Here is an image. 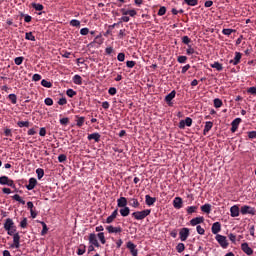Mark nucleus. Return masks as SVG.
Masks as SVG:
<instances>
[{
    "mask_svg": "<svg viewBox=\"0 0 256 256\" xmlns=\"http://www.w3.org/2000/svg\"><path fill=\"white\" fill-rule=\"evenodd\" d=\"M4 229L7 231L8 235H14L17 231V227L15 226V222H13V219L7 218L4 223Z\"/></svg>",
    "mask_w": 256,
    "mask_h": 256,
    "instance_id": "nucleus-1",
    "label": "nucleus"
},
{
    "mask_svg": "<svg viewBox=\"0 0 256 256\" xmlns=\"http://www.w3.org/2000/svg\"><path fill=\"white\" fill-rule=\"evenodd\" d=\"M149 215H151V210L149 209L132 213V217L137 221H143V219H145V217H149Z\"/></svg>",
    "mask_w": 256,
    "mask_h": 256,
    "instance_id": "nucleus-2",
    "label": "nucleus"
},
{
    "mask_svg": "<svg viewBox=\"0 0 256 256\" xmlns=\"http://www.w3.org/2000/svg\"><path fill=\"white\" fill-rule=\"evenodd\" d=\"M215 239H216L217 243L220 245V247H222V249H227V247H229V241L227 240L226 236L217 234L215 236Z\"/></svg>",
    "mask_w": 256,
    "mask_h": 256,
    "instance_id": "nucleus-3",
    "label": "nucleus"
},
{
    "mask_svg": "<svg viewBox=\"0 0 256 256\" xmlns=\"http://www.w3.org/2000/svg\"><path fill=\"white\" fill-rule=\"evenodd\" d=\"M13 235V244L10 245L11 249H19L21 247V236L19 233L12 234Z\"/></svg>",
    "mask_w": 256,
    "mask_h": 256,
    "instance_id": "nucleus-4",
    "label": "nucleus"
},
{
    "mask_svg": "<svg viewBox=\"0 0 256 256\" xmlns=\"http://www.w3.org/2000/svg\"><path fill=\"white\" fill-rule=\"evenodd\" d=\"M127 249H129L132 256L139 255V251L137 250V245H135L133 242L129 241L126 244Z\"/></svg>",
    "mask_w": 256,
    "mask_h": 256,
    "instance_id": "nucleus-5",
    "label": "nucleus"
},
{
    "mask_svg": "<svg viewBox=\"0 0 256 256\" xmlns=\"http://www.w3.org/2000/svg\"><path fill=\"white\" fill-rule=\"evenodd\" d=\"M240 212L242 215H255V209L247 205L242 206Z\"/></svg>",
    "mask_w": 256,
    "mask_h": 256,
    "instance_id": "nucleus-6",
    "label": "nucleus"
},
{
    "mask_svg": "<svg viewBox=\"0 0 256 256\" xmlns=\"http://www.w3.org/2000/svg\"><path fill=\"white\" fill-rule=\"evenodd\" d=\"M241 249L246 255L251 256L253 254V250L251 247H249V244L247 242L241 244Z\"/></svg>",
    "mask_w": 256,
    "mask_h": 256,
    "instance_id": "nucleus-7",
    "label": "nucleus"
},
{
    "mask_svg": "<svg viewBox=\"0 0 256 256\" xmlns=\"http://www.w3.org/2000/svg\"><path fill=\"white\" fill-rule=\"evenodd\" d=\"M88 240H89V243H90L91 245H93L94 247H100L99 241L97 240V235H96L95 233H91V234L89 235Z\"/></svg>",
    "mask_w": 256,
    "mask_h": 256,
    "instance_id": "nucleus-8",
    "label": "nucleus"
},
{
    "mask_svg": "<svg viewBox=\"0 0 256 256\" xmlns=\"http://www.w3.org/2000/svg\"><path fill=\"white\" fill-rule=\"evenodd\" d=\"M179 236L181 241H187V238L189 237V228H182L179 232Z\"/></svg>",
    "mask_w": 256,
    "mask_h": 256,
    "instance_id": "nucleus-9",
    "label": "nucleus"
},
{
    "mask_svg": "<svg viewBox=\"0 0 256 256\" xmlns=\"http://www.w3.org/2000/svg\"><path fill=\"white\" fill-rule=\"evenodd\" d=\"M241 57H243L241 52H235V57L234 59L230 60V64L239 65V63H241Z\"/></svg>",
    "mask_w": 256,
    "mask_h": 256,
    "instance_id": "nucleus-10",
    "label": "nucleus"
},
{
    "mask_svg": "<svg viewBox=\"0 0 256 256\" xmlns=\"http://www.w3.org/2000/svg\"><path fill=\"white\" fill-rule=\"evenodd\" d=\"M211 231H212L213 235H219V233L221 232V223L215 222L212 225Z\"/></svg>",
    "mask_w": 256,
    "mask_h": 256,
    "instance_id": "nucleus-11",
    "label": "nucleus"
},
{
    "mask_svg": "<svg viewBox=\"0 0 256 256\" xmlns=\"http://www.w3.org/2000/svg\"><path fill=\"white\" fill-rule=\"evenodd\" d=\"M203 221H205V218L203 216L196 217V218H193L192 220H190V225H192V227H195V225H199V224L203 223Z\"/></svg>",
    "mask_w": 256,
    "mask_h": 256,
    "instance_id": "nucleus-12",
    "label": "nucleus"
},
{
    "mask_svg": "<svg viewBox=\"0 0 256 256\" xmlns=\"http://www.w3.org/2000/svg\"><path fill=\"white\" fill-rule=\"evenodd\" d=\"M36 185H37V179L30 178L28 185H26V188L28 189V191H33Z\"/></svg>",
    "mask_w": 256,
    "mask_h": 256,
    "instance_id": "nucleus-13",
    "label": "nucleus"
},
{
    "mask_svg": "<svg viewBox=\"0 0 256 256\" xmlns=\"http://www.w3.org/2000/svg\"><path fill=\"white\" fill-rule=\"evenodd\" d=\"M100 139H101V134H99L97 132L88 135V140L89 141H93L94 140L96 143H99Z\"/></svg>",
    "mask_w": 256,
    "mask_h": 256,
    "instance_id": "nucleus-14",
    "label": "nucleus"
},
{
    "mask_svg": "<svg viewBox=\"0 0 256 256\" xmlns=\"http://www.w3.org/2000/svg\"><path fill=\"white\" fill-rule=\"evenodd\" d=\"M119 215V211L116 209L112 212V214L106 219V223H111L112 221H115L117 219V216Z\"/></svg>",
    "mask_w": 256,
    "mask_h": 256,
    "instance_id": "nucleus-15",
    "label": "nucleus"
},
{
    "mask_svg": "<svg viewBox=\"0 0 256 256\" xmlns=\"http://www.w3.org/2000/svg\"><path fill=\"white\" fill-rule=\"evenodd\" d=\"M231 217H239V206L234 205L230 208Z\"/></svg>",
    "mask_w": 256,
    "mask_h": 256,
    "instance_id": "nucleus-16",
    "label": "nucleus"
},
{
    "mask_svg": "<svg viewBox=\"0 0 256 256\" xmlns=\"http://www.w3.org/2000/svg\"><path fill=\"white\" fill-rule=\"evenodd\" d=\"M106 230L108 231V233H121V231H123V229H121V227H114V226H107Z\"/></svg>",
    "mask_w": 256,
    "mask_h": 256,
    "instance_id": "nucleus-17",
    "label": "nucleus"
},
{
    "mask_svg": "<svg viewBox=\"0 0 256 256\" xmlns=\"http://www.w3.org/2000/svg\"><path fill=\"white\" fill-rule=\"evenodd\" d=\"M155 201H157V198H153L149 195L145 196L146 205H148L149 207H151V205H155Z\"/></svg>",
    "mask_w": 256,
    "mask_h": 256,
    "instance_id": "nucleus-18",
    "label": "nucleus"
},
{
    "mask_svg": "<svg viewBox=\"0 0 256 256\" xmlns=\"http://www.w3.org/2000/svg\"><path fill=\"white\" fill-rule=\"evenodd\" d=\"M173 205L175 209H181L183 205V200L180 197H176L173 201Z\"/></svg>",
    "mask_w": 256,
    "mask_h": 256,
    "instance_id": "nucleus-19",
    "label": "nucleus"
},
{
    "mask_svg": "<svg viewBox=\"0 0 256 256\" xmlns=\"http://www.w3.org/2000/svg\"><path fill=\"white\" fill-rule=\"evenodd\" d=\"M117 206L122 208V207H127V198L125 197H120L118 200H117Z\"/></svg>",
    "mask_w": 256,
    "mask_h": 256,
    "instance_id": "nucleus-20",
    "label": "nucleus"
},
{
    "mask_svg": "<svg viewBox=\"0 0 256 256\" xmlns=\"http://www.w3.org/2000/svg\"><path fill=\"white\" fill-rule=\"evenodd\" d=\"M131 213V210L129 209V207L125 206V207H122L120 209V215L122 217H128V215Z\"/></svg>",
    "mask_w": 256,
    "mask_h": 256,
    "instance_id": "nucleus-21",
    "label": "nucleus"
},
{
    "mask_svg": "<svg viewBox=\"0 0 256 256\" xmlns=\"http://www.w3.org/2000/svg\"><path fill=\"white\" fill-rule=\"evenodd\" d=\"M211 129H213V122L211 121L206 122L204 127V135H207V133H209Z\"/></svg>",
    "mask_w": 256,
    "mask_h": 256,
    "instance_id": "nucleus-22",
    "label": "nucleus"
},
{
    "mask_svg": "<svg viewBox=\"0 0 256 256\" xmlns=\"http://www.w3.org/2000/svg\"><path fill=\"white\" fill-rule=\"evenodd\" d=\"M175 95H176L175 90H173L172 92H170V93L165 97L166 103H171V101H173V99H175Z\"/></svg>",
    "mask_w": 256,
    "mask_h": 256,
    "instance_id": "nucleus-23",
    "label": "nucleus"
},
{
    "mask_svg": "<svg viewBox=\"0 0 256 256\" xmlns=\"http://www.w3.org/2000/svg\"><path fill=\"white\" fill-rule=\"evenodd\" d=\"M73 83H75V85H83V78H81L80 75L76 74L73 77Z\"/></svg>",
    "mask_w": 256,
    "mask_h": 256,
    "instance_id": "nucleus-24",
    "label": "nucleus"
},
{
    "mask_svg": "<svg viewBox=\"0 0 256 256\" xmlns=\"http://www.w3.org/2000/svg\"><path fill=\"white\" fill-rule=\"evenodd\" d=\"M201 211L203 213H207V214L211 213V204H204V205H202L201 206Z\"/></svg>",
    "mask_w": 256,
    "mask_h": 256,
    "instance_id": "nucleus-25",
    "label": "nucleus"
},
{
    "mask_svg": "<svg viewBox=\"0 0 256 256\" xmlns=\"http://www.w3.org/2000/svg\"><path fill=\"white\" fill-rule=\"evenodd\" d=\"M87 250V246H85L84 244H81L79 247H78V250H77V255H85V251Z\"/></svg>",
    "mask_w": 256,
    "mask_h": 256,
    "instance_id": "nucleus-26",
    "label": "nucleus"
},
{
    "mask_svg": "<svg viewBox=\"0 0 256 256\" xmlns=\"http://www.w3.org/2000/svg\"><path fill=\"white\" fill-rule=\"evenodd\" d=\"M76 118H77L76 120L77 127H83V124L85 123V117L76 116Z\"/></svg>",
    "mask_w": 256,
    "mask_h": 256,
    "instance_id": "nucleus-27",
    "label": "nucleus"
},
{
    "mask_svg": "<svg viewBox=\"0 0 256 256\" xmlns=\"http://www.w3.org/2000/svg\"><path fill=\"white\" fill-rule=\"evenodd\" d=\"M212 69H216L217 71H223V65L219 62H214L211 64Z\"/></svg>",
    "mask_w": 256,
    "mask_h": 256,
    "instance_id": "nucleus-28",
    "label": "nucleus"
},
{
    "mask_svg": "<svg viewBox=\"0 0 256 256\" xmlns=\"http://www.w3.org/2000/svg\"><path fill=\"white\" fill-rule=\"evenodd\" d=\"M214 107H216V109L223 107V101H221V99H219V98H215L214 99Z\"/></svg>",
    "mask_w": 256,
    "mask_h": 256,
    "instance_id": "nucleus-29",
    "label": "nucleus"
},
{
    "mask_svg": "<svg viewBox=\"0 0 256 256\" xmlns=\"http://www.w3.org/2000/svg\"><path fill=\"white\" fill-rule=\"evenodd\" d=\"M36 175L38 179H43V176L45 175V171L42 168L36 169Z\"/></svg>",
    "mask_w": 256,
    "mask_h": 256,
    "instance_id": "nucleus-30",
    "label": "nucleus"
},
{
    "mask_svg": "<svg viewBox=\"0 0 256 256\" xmlns=\"http://www.w3.org/2000/svg\"><path fill=\"white\" fill-rule=\"evenodd\" d=\"M41 85H42V87H46L47 89H51V87H53V84H51V82H49L45 79H43L41 81Z\"/></svg>",
    "mask_w": 256,
    "mask_h": 256,
    "instance_id": "nucleus-31",
    "label": "nucleus"
},
{
    "mask_svg": "<svg viewBox=\"0 0 256 256\" xmlns=\"http://www.w3.org/2000/svg\"><path fill=\"white\" fill-rule=\"evenodd\" d=\"M197 209H198L197 206H189V207L187 208V213H188V215H192V213H197Z\"/></svg>",
    "mask_w": 256,
    "mask_h": 256,
    "instance_id": "nucleus-32",
    "label": "nucleus"
},
{
    "mask_svg": "<svg viewBox=\"0 0 256 256\" xmlns=\"http://www.w3.org/2000/svg\"><path fill=\"white\" fill-rule=\"evenodd\" d=\"M98 239L102 243V245H105V243L107 242L105 240V233H103V232L98 233Z\"/></svg>",
    "mask_w": 256,
    "mask_h": 256,
    "instance_id": "nucleus-33",
    "label": "nucleus"
},
{
    "mask_svg": "<svg viewBox=\"0 0 256 256\" xmlns=\"http://www.w3.org/2000/svg\"><path fill=\"white\" fill-rule=\"evenodd\" d=\"M25 39H27V41H35V37L33 35V32H27L25 34Z\"/></svg>",
    "mask_w": 256,
    "mask_h": 256,
    "instance_id": "nucleus-34",
    "label": "nucleus"
},
{
    "mask_svg": "<svg viewBox=\"0 0 256 256\" xmlns=\"http://www.w3.org/2000/svg\"><path fill=\"white\" fill-rule=\"evenodd\" d=\"M176 251H177L178 253H183V251H185V244L179 243V244L176 246Z\"/></svg>",
    "mask_w": 256,
    "mask_h": 256,
    "instance_id": "nucleus-35",
    "label": "nucleus"
},
{
    "mask_svg": "<svg viewBox=\"0 0 256 256\" xmlns=\"http://www.w3.org/2000/svg\"><path fill=\"white\" fill-rule=\"evenodd\" d=\"M40 223L42 224V231H41V235H47V231H49V228H47V224H45V222L40 221Z\"/></svg>",
    "mask_w": 256,
    "mask_h": 256,
    "instance_id": "nucleus-36",
    "label": "nucleus"
},
{
    "mask_svg": "<svg viewBox=\"0 0 256 256\" xmlns=\"http://www.w3.org/2000/svg\"><path fill=\"white\" fill-rule=\"evenodd\" d=\"M8 98H9V100L11 101V103H12L13 105H16V104H17V95H15V94H9Z\"/></svg>",
    "mask_w": 256,
    "mask_h": 256,
    "instance_id": "nucleus-37",
    "label": "nucleus"
},
{
    "mask_svg": "<svg viewBox=\"0 0 256 256\" xmlns=\"http://www.w3.org/2000/svg\"><path fill=\"white\" fill-rule=\"evenodd\" d=\"M13 199H14V201H18V203H21L22 205H25V200H23V199L21 198V196H19V194H15V195L13 196Z\"/></svg>",
    "mask_w": 256,
    "mask_h": 256,
    "instance_id": "nucleus-38",
    "label": "nucleus"
},
{
    "mask_svg": "<svg viewBox=\"0 0 256 256\" xmlns=\"http://www.w3.org/2000/svg\"><path fill=\"white\" fill-rule=\"evenodd\" d=\"M72 27H81V22L79 20L73 19L70 21Z\"/></svg>",
    "mask_w": 256,
    "mask_h": 256,
    "instance_id": "nucleus-39",
    "label": "nucleus"
},
{
    "mask_svg": "<svg viewBox=\"0 0 256 256\" xmlns=\"http://www.w3.org/2000/svg\"><path fill=\"white\" fill-rule=\"evenodd\" d=\"M8 181H9V177L7 176L0 177V185H7Z\"/></svg>",
    "mask_w": 256,
    "mask_h": 256,
    "instance_id": "nucleus-40",
    "label": "nucleus"
},
{
    "mask_svg": "<svg viewBox=\"0 0 256 256\" xmlns=\"http://www.w3.org/2000/svg\"><path fill=\"white\" fill-rule=\"evenodd\" d=\"M18 127H29V121H19L17 122Z\"/></svg>",
    "mask_w": 256,
    "mask_h": 256,
    "instance_id": "nucleus-41",
    "label": "nucleus"
},
{
    "mask_svg": "<svg viewBox=\"0 0 256 256\" xmlns=\"http://www.w3.org/2000/svg\"><path fill=\"white\" fill-rule=\"evenodd\" d=\"M131 205L135 208V209H137V207H139V200H137L136 198H132L131 200Z\"/></svg>",
    "mask_w": 256,
    "mask_h": 256,
    "instance_id": "nucleus-42",
    "label": "nucleus"
},
{
    "mask_svg": "<svg viewBox=\"0 0 256 256\" xmlns=\"http://www.w3.org/2000/svg\"><path fill=\"white\" fill-rule=\"evenodd\" d=\"M190 7H195L198 3L197 0H184Z\"/></svg>",
    "mask_w": 256,
    "mask_h": 256,
    "instance_id": "nucleus-43",
    "label": "nucleus"
},
{
    "mask_svg": "<svg viewBox=\"0 0 256 256\" xmlns=\"http://www.w3.org/2000/svg\"><path fill=\"white\" fill-rule=\"evenodd\" d=\"M222 33H223V35L229 36V35H231V33H235V30L226 28V29L222 30Z\"/></svg>",
    "mask_w": 256,
    "mask_h": 256,
    "instance_id": "nucleus-44",
    "label": "nucleus"
},
{
    "mask_svg": "<svg viewBox=\"0 0 256 256\" xmlns=\"http://www.w3.org/2000/svg\"><path fill=\"white\" fill-rule=\"evenodd\" d=\"M165 13H167V8H165V6L160 7V9L158 11V15L160 17H163V15H165Z\"/></svg>",
    "mask_w": 256,
    "mask_h": 256,
    "instance_id": "nucleus-45",
    "label": "nucleus"
},
{
    "mask_svg": "<svg viewBox=\"0 0 256 256\" xmlns=\"http://www.w3.org/2000/svg\"><path fill=\"white\" fill-rule=\"evenodd\" d=\"M32 7L36 11H43V4H32Z\"/></svg>",
    "mask_w": 256,
    "mask_h": 256,
    "instance_id": "nucleus-46",
    "label": "nucleus"
},
{
    "mask_svg": "<svg viewBox=\"0 0 256 256\" xmlns=\"http://www.w3.org/2000/svg\"><path fill=\"white\" fill-rule=\"evenodd\" d=\"M196 230H197V233H198L199 235H205V229H204L203 227H201V225H198V226L196 227Z\"/></svg>",
    "mask_w": 256,
    "mask_h": 256,
    "instance_id": "nucleus-47",
    "label": "nucleus"
},
{
    "mask_svg": "<svg viewBox=\"0 0 256 256\" xmlns=\"http://www.w3.org/2000/svg\"><path fill=\"white\" fill-rule=\"evenodd\" d=\"M184 123L187 127H191V125H193V119H191L190 117H187L185 120H184Z\"/></svg>",
    "mask_w": 256,
    "mask_h": 256,
    "instance_id": "nucleus-48",
    "label": "nucleus"
},
{
    "mask_svg": "<svg viewBox=\"0 0 256 256\" xmlns=\"http://www.w3.org/2000/svg\"><path fill=\"white\" fill-rule=\"evenodd\" d=\"M66 95H68V97H75V95H77V92H75L73 89H68Z\"/></svg>",
    "mask_w": 256,
    "mask_h": 256,
    "instance_id": "nucleus-49",
    "label": "nucleus"
},
{
    "mask_svg": "<svg viewBox=\"0 0 256 256\" xmlns=\"http://www.w3.org/2000/svg\"><path fill=\"white\" fill-rule=\"evenodd\" d=\"M58 161H59V163H63L65 161H67V156L65 154H60L58 156Z\"/></svg>",
    "mask_w": 256,
    "mask_h": 256,
    "instance_id": "nucleus-50",
    "label": "nucleus"
},
{
    "mask_svg": "<svg viewBox=\"0 0 256 256\" xmlns=\"http://www.w3.org/2000/svg\"><path fill=\"white\" fill-rule=\"evenodd\" d=\"M23 59H25V58H23V57H16L14 59L15 65H21L23 63Z\"/></svg>",
    "mask_w": 256,
    "mask_h": 256,
    "instance_id": "nucleus-51",
    "label": "nucleus"
},
{
    "mask_svg": "<svg viewBox=\"0 0 256 256\" xmlns=\"http://www.w3.org/2000/svg\"><path fill=\"white\" fill-rule=\"evenodd\" d=\"M182 43H184V45H189L191 43V39L188 36H184L182 38Z\"/></svg>",
    "mask_w": 256,
    "mask_h": 256,
    "instance_id": "nucleus-52",
    "label": "nucleus"
},
{
    "mask_svg": "<svg viewBox=\"0 0 256 256\" xmlns=\"http://www.w3.org/2000/svg\"><path fill=\"white\" fill-rule=\"evenodd\" d=\"M20 227L22 229H26V227H27V218L22 219V221L20 222Z\"/></svg>",
    "mask_w": 256,
    "mask_h": 256,
    "instance_id": "nucleus-53",
    "label": "nucleus"
},
{
    "mask_svg": "<svg viewBox=\"0 0 256 256\" xmlns=\"http://www.w3.org/2000/svg\"><path fill=\"white\" fill-rule=\"evenodd\" d=\"M136 63L135 61H127L126 62V66L129 68V69H133V67H135Z\"/></svg>",
    "mask_w": 256,
    "mask_h": 256,
    "instance_id": "nucleus-54",
    "label": "nucleus"
},
{
    "mask_svg": "<svg viewBox=\"0 0 256 256\" xmlns=\"http://www.w3.org/2000/svg\"><path fill=\"white\" fill-rule=\"evenodd\" d=\"M109 95H117V88L111 87L108 90Z\"/></svg>",
    "mask_w": 256,
    "mask_h": 256,
    "instance_id": "nucleus-55",
    "label": "nucleus"
},
{
    "mask_svg": "<svg viewBox=\"0 0 256 256\" xmlns=\"http://www.w3.org/2000/svg\"><path fill=\"white\" fill-rule=\"evenodd\" d=\"M241 123V118H236L232 121V125L235 127H239V124Z\"/></svg>",
    "mask_w": 256,
    "mask_h": 256,
    "instance_id": "nucleus-56",
    "label": "nucleus"
},
{
    "mask_svg": "<svg viewBox=\"0 0 256 256\" xmlns=\"http://www.w3.org/2000/svg\"><path fill=\"white\" fill-rule=\"evenodd\" d=\"M247 93H250V95H256V87L248 88Z\"/></svg>",
    "mask_w": 256,
    "mask_h": 256,
    "instance_id": "nucleus-57",
    "label": "nucleus"
},
{
    "mask_svg": "<svg viewBox=\"0 0 256 256\" xmlns=\"http://www.w3.org/2000/svg\"><path fill=\"white\" fill-rule=\"evenodd\" d=\"M177 61L178 63H185L187 61V56H179Z\"/></svg>",
    "mask_w": 256,
    "mask_h": 256,
    "instance_id": "nucleus-58",
    "label": "nucleus"
},
{
    "mask_svg": "<svg viewBox=\"0 0 256 256\" xmlns=\"http://www.w3.org/2000/svg\"><path fill=\"white\" fill-rule=\"evenodd\" d=\"M118 61L123 62L125 61V53H119L117 56Z\"/></svg>",
    "mask_w": 256,
    "mask_h": 256,
    "instance_id": "nucleus-59",
    "label": "nucleus"
},
{
    "mask_svg": "<svg viewBox=\"0 0 256 256\" xmlns=\"http://www.w3.org/2000/svg\"><path fill=\"white\" fill-rule=\"evenodd\" d=\"M44 103H45V105H48L49 107H51V105H53V99H51V98H46V99L44 100Z\"/></svg>",
    "mask_w": 256,
    "mask_h": 256,
    "instance_id": "nucleus-60",
    "label": "nucleus"
},
{
    "mask_svg": "<svg viewBox=\"0 0 256 256\" xmlns=\"http://www.w3.org/2000/svg\"><path fill=\"white\" fill-rule=\"evenodd\" d=\"M80 35H89V28H82L80 30Z\"/></svg>",
    "mask_w": 256,
    "mask_h": 256,
    "instance_id": "nucleus-61",
    "label": "nucleus"
},
{
    "mask_svg": "<svg viewBox=\"0 0 256 256\" xmlns=\"http://www.w3.org/2000/svg\"><path fill=\"white\" fill-rule=\"evenodd\" d=\"M95 43H98L99 45H101V43H103V38H101V35H98L95 37Z\"/></svg>",
    "mask_w": 256,
    "mask_h": 256,
    "instance_id": "nucleus-62",
    "label": "nucleus"
},
{
    "mask_svg": "<svg viewBox=\"0 0 256 256\" xmlns=\"http://www.w3.org/2000/svg\"><path fill=\"white\" fill-rule=\"evenodd\" d=\"M61 125H68L69 124V118H62L60 119Z\"/></svg>",
    "mask_w": 256,
    "mask_h": 256,
    "instance_id": "nucleus-63",
    "label": "nucleus"
},
{
    "mask_svg": "<svg viewBox=\"0 0 256 256\" xmlns=\"http://www.w3.org/2000/svg\"><path fill=\"white\" fill-rule=\"evenodd\" d=\"M249 139H256V131H251L248 133Z\"/></svg>",
    "mask_w": 256,
    "mask_h": 256,
    "instance_id": "nucleus-64",
    "label": "nucleus"
}]
</instances>
